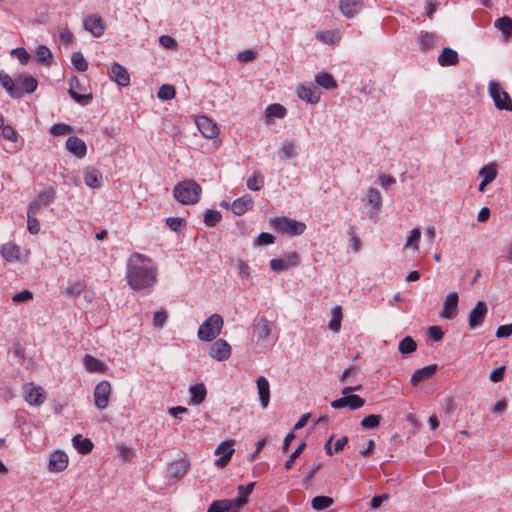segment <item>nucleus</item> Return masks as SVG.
<instances>
[{
  "mask_svg": "<svg viewBox=\"0 0 512 512\" xmlns=\"http://www.w3.org/2000/svg\"><path fill=\"white\" fill-rule=\"evenodd\" d=\"M158 267L147 255L135 252L127 262L126 280L131 289L150 293L157 283Z\"/></svg>",
  "mask_w": 512,
  "mask_h": 512,
  "instance_id": "1",
  "label": "nucleus"
},
{
  "mask_svg": "<svg viewBox=\"0 0 512 512\" xmlns=\"http://www.w3.org/2000/svg\"><path fill=\"white\" fill-rule=\"evenodd\" d=\"M201 193V186L192 179L177 183L173 189L174 198L185 205L196 204L200 200Z\"/></svg>",
  "mask_w": 512,
  "mask_h": 512,
  "instance_id": "2",
  "label": "nucleus"
},
{
  "mask_svg": "<svg viewBox=\"0 0 512 512\" xmlns=\"http://www.w3.org/2000/svg\"><path fill=\"white\" fill-rule=\"evenodd\" d=\"M223 325L222 316L215 313L200 325L197 336L201 341H213L221 333Z\"/></svg>",
  "mask_w": 512,
  "mask_h": 512,
  "instance_id": "3",
  "label": "nucleus"
},
{
  "mask_svg": "<svg viewBox=\"0 0 512 512\" xmlns=\"http://www.w3.org/2000/svg\"><path fill=\"white\" fill-rule=\"evenodd\" d=\"M270 224L275 230L289 236L301 235L306 230V224L289 217H274L270 219Z\"/></svg>",
  "mask_w": 512,
  "mask_h": 512,
  "instance_id": "4",
  "label": "nucleus"
},
{
  "mask_svg": "<svg viewBox=\"0 0 512 512\" xmlns=\"http://www.w3.org/2000/svg\"><path fill=\"white\" fill-rule=\"evenodd\" d=\"M489 95L493 99L497 109L512 111V99L510 95L502 89L498 82L490 81Z\"/></svg>",
  "mask_w": 512,
  "mask_h": 512,
  "instance_id": "5",
  "label": "nucleus"
},
{
  "mask_svg": "<svg viewBox=\"0 0 512 512\" xmlns=\"http://www.w3.org/2000/svg\"><path fill=\"white\" fill-rule=\"evenodd\" d=\"M247 501L244 497L215 500L209 505L207 512H237Z\"/></svg>",
  "mask_w": 512,
  "mask_h": 512,
  "instance_id": "6",
  "label": "nucleus"
},
{
  "mask_svg": "<svg viewBox=\"0 0 512 512\" xmlns=\"http://www.w3.org/2000/svg\"><path fill=\"white\" fill-rule=\"evenodd\" d=\"M24 400L30 406H40L46 400V392L40 386L33 383H25L21 388Z\"/></svg>",
  "mask_w": 512,
  "mask_h": 512,
  "instance_id": "7",
  "label": "nucleus"
},
{
  "mask_svg": "<svg viewBox=\"0 0 512 512\" xmlns=\"http://www.w3.org/2000/svg\"><path fill=\"white\" fill-rule=\"evenodd\" d=\"M0 254L9 263L23 262L27 259L28 252L13 242L5 243L0 248Z\"/></svg>",
  "mask_w": 512,
  "mask_h": 512,
  "instance_id": "8",
  "label": "nucleus"
},
{
  "mask_svg": "<svg viewBox=\"0 0 512 512\" xmlns=\"http://www.w3.org/2000/svg\"><path fill=\"white\" fill-rule=\"evenodd\" d=\"M111 390L109 381L104 380L96 385L94 389V403L98 409L103 410L108 407Z\"/></svg>",
  "mask_w": 512,
  "mask_h": 512,
  "instance_id": "9",
  "label": "nucleus"
},
{
  "mask_svg": "<svg viewBox=\"0 0 512 512\" xmlns=\"http://www.w3.org/2000/svg\"><path fill=\"white\" fill-rule=\"evenodd\" d=\"M300 263V256L297 252H290L281 258L272 259L270 267L275 272H282Z\"/></svg>",
  "mask_w": 512,
  "mask_h": 512,
  "instance_id": "10",
  "label": "nucleus"
},
{
  "mask_svg": "<svg viewBox=\"0 0 512 512\" xmlns=\"http://www.w3.org/2000/svg\"><path fill=\"white\" fill-rule=\"evenodd\" d=\"M234 440H227L218 445L215 450L216 455H220V457L215 461V465L219 468L225 467L229 461L231 460L234 454Z\"/></svg>",
  "mask_w": 512,
  "mask_h": 512,
  "instance_id": "11",
  "label": "nucleus"
},
{
  "mask_svg": "<svg viewBox=\"0 0 512 512\" xmlns=\"http://www.w3.org/2000/svg\"><path fill=\"white\" fill-rule=\"evenodd\" d=\"M196 125L200 133L205 138H215L219 134V128L217 124L205 115L196 117Z\"/></svg>",
  "mask_w": 512,
  "mask_h": 512,
  "instance_id": "12",
  "label": "nucleus"
},
{
  "mask_svg": "<svg viewBox=\"0 0 512 512\" xmlns=\"http://www.w3.org/2000/svg\"><path fill=\"white\" fill-rule=\"evenodd\" d=\"M231 355V346L226 340L218 339L209 348V356L216 361L227 360Z\"/></svg>",
  "mask_w": 512,
  "mask_h": 512,
  "instance_id": "13",
  "label": "nucleus"
},
{
  "mask_svg": "<svg viewBox=\"0 0 512 512\" xmlns=\"http://www.w3.org/2000/svg\"><path fill=\"white\" fill-rule=\"evenodd\" d=\"M271 334V322L265 317L256 319L252 325V339L257 341L267 339Z\"/></svg>",
  "mask_w": 512,
  "mask_h": 512,
  "instance_id": "14",
  "label": "nucleus"
},
{
  "mask_svg": "<svg viewBox=\"0 0 512 512\" xmlns=\"http://www.w3.org/2000/svg\"><path fill=\"white\" fill-rule=\"evenodd\" d=\"M487 311L488 308L484 301H479L476 303L475 307L470 311L469 314L470 329H475L482 325L487 314Z\"/></svg>",
  "mask_w": 512,
  "mask_h": 512,
  "instance_id": "15",
  "label": "nucleus"
},
{
  "mask_svg": "<svg viewBox=\"0 0 512 512\" xmlns=\"http://www.w3.org/2000/svg\"><path fill=\"white\" fill-rule=\"evenodd\" d=\"M189 467L190 463L187 459L173 461L167 467L168 477L174 480H180L187 474Z\"/></svg>",
  "mask_w": 512,
  "mask_h": 512,
  "instance_id": "16",
  "label": "nucleus"
},
{
  "mask_svg": "<svg viewBox=\"0 0 512 512\" xmlns=\"http://www.w3.org/2000/svg\"><path fill=\"white\" fill-rule=\"evenodd\" d=\"M84 28L94 37H100L105 31V22L97 15H90L84 20Z\"/></svg>",
  "mask_w": 512,
  "mask_h": 512,
  "instance_id": "17",
  "label": "nucleus"
},
{
  "mask_svg": "<svg viewBox=\"0 0 512 512\" xmlns=\"http://www.w3.org/2000/svg\"><path fill=\"white\" fill-rule=\"evenodd\" d=\"M458 294L456 292L449 293L444 301L441 311V317L444 319H453L457 315Z\"/></svg>",
  "mask_w": 512,
  "mask_h": 512,
  "instance_id": "18",
  "label": "nucleus"
},
{
  "mask_svg": "<svg viewBox=\"0 0 512 512\" xmlns=\"http://www.w3.org/2000/svg\"><path fill=\"white\" fill-rule=\"evenodd\" d=\"M362 0H339L341 13L347 18H353L363 9Z\"/></svg>",
  "mask_w": 512,
  "mask_h": 512,
  "instance_id": "19",
  "label": "nucleus"
},
{
  "mask_svg": "<svg viewBox=\"0 0 512 512\" xmlns=\"http://www.w3.org/2000/svg\"><path fill=\"white\" fill-rule=\"evenodd\" d=\"M257 393L261 407L267 408L270 402V384L264 376H259L256 379Z\"/></svg>",
  "mask_w": 512,
  "mask_h": 512,
  "instance_id": "20",
  "label": "nucleus"
},
{
  "mask_svg": "<svg viewBox=\"0 0 512 512\" xmlns=\"http://www.w3.org/2000/svg\"><path fill=\"white\" fill-rule=\"evenodd\" d=\"M66 148L71 154L75 155L77 158H83L87 153V146L85 142L77 136L68 137V139L66 140Z\"/></svg>",
  "mask_w": 512,
  "mask_h": 512,
  "instance_id": "21",
  "label": "nucleus"
},
{
  "mask_svg": "<svg viewBox=\"0 0 512 512\" xmlns=\"http://www.w3.org/2000/svg\"><path fill=\"white\" fill-rule=\"evenodd\" d=\"M0 83L12 98H21L23 96V90L20 89L16 81L4 71H0Z\"/></svg>",
  "mask_w": 512,
  "mask_h": 512,
  "instance_id": "22",
  "label": "nucleus"
},
{
  "mask_svg": "<svg viewBox=\"0 0 512 512\" xmlns=\"http://www.w3.org/2000/svg\"><path fill=\"white\" fill-rule=\"evenodd\" d=\"M68 456L62 451H55L51 454L48 468L52 472H62L67 468Z\"/></svg>",
  "mask_w": 512,
  "mask_h": 512,
  "instance_id": "23",
  "label": "nucleus"
},
{
  "mask_svg": "<svg viewBox=\"0 0 512 512\" xmlns=\"http://www.w3.org/2000/svg\"><path fill=\"white\" fill-rule=\"evenodd\" d=\"M110 78L119 86L126 87L130 83L128 71L120 64L114 63L110 70Z\"/></svg>",
  "mask_w": 512,
  "mask_h": 512,
  "instance_id": "24",
  "label": "nucleus"
},
{
  "mask_svg": "<svg viewBox=\"0 0 512 512\" xmlns=\"http://www.w3.org/2000/svg\"><path fill=\"white\" fill-rule=\"evenodd\" d=\"M297 95L302 100L311 104H316L320 100V91L316 86L300 85L297 88Z\"/></svg>",
  "mask_w": 512,
  "mask_h": 512,
  "instance_id": "25",
  "label": "nucleus"
},
{
  "mask_svg": "<svg viewBox=\"0 0 512 512\" xmlns=\"http://www.w3.org/2000/svg\"><path fill=\"white\" fill-rule=\"evenodd\" d=\"M102 180V174L96 168L87 167L84 170V182L88 187L93 189L100 188L102 186Z\"/></svg>",
  "mask_w": 512,
  "mask_h": 512,
  "instance_id": "26",
  "label": "nucleus"
},
{
  "mask_svg": "<svg viewBox=\"0 0 512 512\" xmlns=\"http://www.w3.org/2000/svg\"><path fill=\"white\" fill-rule=\"evenodd\" d=\"M254 205V201L252 197L248 194L237 198L232 203V211L234 214L241 216L245 214L248 210L252 209Z\"/></svg>",
  "mask_w": 512,
  "mask_h": 512,
  "instance_id": "27",
  "label": "nucleus"
},
{
  "mask_svg": "<svg viewBox=\"0 0 512 512\" xmlns=\"http://www.w3.org/2000/svg\"><path fill=\"white\" fill-rule=\"evenodd\" d=\"M437 370L436 364H431L423 368L417 369L411 376V384L417 386L420 382H423L431 378Z\"/></svg>",
  "mask_w": 512,
  "mask_h": 512,
  "instance_id": "28",
  "label": "nucleus"
},
{
  "mask_svg": "<svg viewBox=\"0 0 512 512\" xmlns=\"http://www.w3.org/2000/svg\"><path fill=\"white\" fill-rule=\"evenodd\" d=\"M69 94L79 104L87 105L92 100L91 94H79L75 90L80 87V82L77 77H72L69 80Z\"/></svg>",
  "mask_w": 512,
  "mask_h": 512,
  "instance_id": "29",
  "label": "nucleus"
},
{
  "mask_svg": "<svg viewBox=\"0 0 512 512\" xmlns=\"http://www.w3.org/2000/svg\"><path fill=\"white\" fill-rule=\"evenodd\" d=\"M418 40L421 50L426 52L437 46L438 36L434 32L421 31Z\"/></svg>",
  "mask_w": 512,
  "mask_h": 512,
  "instance_id": "30",
  "label": "nucleus"
},
{
  "mask_svg": "<svg viewBox=\"0 0 512 512\" xmlns=\"http://www.w3.org/2000/svg\"><path fill=\"white\" fill-rule=\"evenodd\" d=\"M459 62L458 53L451 48H443L438 56V63L442 67L453 66Z\"/></svg>",
  "mask_w": 512,
  "mask_h": 512,
  "instance_id": "31",
  "label": "nucleus"
},
{
  "mask_svg": "<svg viewBox=\"0 0 512 512\" xmlns=\"http://www.w3.org/2000/svg\"><path fill=\"white\" fill-rule=\"evenodd\" d=\"M17 86L23 90L24 93H33L38 87V81L30 75H19L16 79Z\"/></svg>",
  "mask_w": 512,
  "mask_h": 512,
  "instance_id": "32",
  "label": "nucleus"
},
{
  "mask_svg": "<svg viewBox=\"0 0 512 512\" xmlns=\"http://www.w3.org/2000/svg\"><path fill=\"white\" fill-rule=\"evenodd\" d=\"M86 283L84 280H76L70 282L64 290V294L68 298L76 299L84 291Z\"/></svg>",
  "mask_w": 512,
  "mask_h": 512,
  "instance_id": "33",
  "label": "nucleus"
},
{
  "mask_svg": "<svg viewBox=\"0 0 512 512\" xmlns=\"http://www.w3.org/2000/svg\"><path fill=\"white\" fill-rule=\"evenodd\" d=\"M189 391L191 394V402L193 404L199 405L205 400L207 390L203 383H198L191 386Z\"/></svg>",
  "mask_w": 512,
  "mask_h": 512,
  "instance_id": "34",
  "label": "nucleus"
},
{
  "mask_svg": "<svg viewBox=\"0 0 512 512\" xmlns=\"http://www.w3.org/2000/svg\"><path fill=\"white\" fill-rule=\"evenodd\" d=\"M37 61L47 67H50L53 61V55L50 49L45 45H40L35 52Z\"/></svg>",
  "mask_w": 512,
  "mask_h": 512,
  "instance_id": "35",
  "label": "nucleus"
},
{
  "mask_svg": "<svg viewBox=\"0 0 512 512\" xmlns=\"http://www.w3.org/2000/svg\"><path fill=\"white\" fill-rule=\"evenodd\" d=\"M74 447L81 454H88L93 449V443L88 438H82L81 435H76L72 439Z\"/></svg>",
  "mask_w": 512,
  "mask_h": 512,
  "instance_id": "36",
  "label": "nucleus"
},
{
  "mask_svg": "<svg viewBox=\"0 0 512 512\" xmlns=\"http://www.w3.org/2000/svg\"><path fill=\"white\" fill-rule=\"evenodd\" d=\"M494 26L500 30L505 38L512 36V19L508 16H503L495 20Z\"/></svg>",
  "mask_w": 512,
  "mask_h": 512,
  "instance_id": "37",
  "label": "nucleus"
},
{
  "mask_svg": "<svg viewBox=\"0 0 512 512\" xmlns=\"http://www.w3.org/2000/svg\"><path fill=\"white\" fill-rule=\"evenodd\" d=\"M479 176L482 177L483 181L490 184L497 177V165L495 163H490L483 166L479 171Z\"/></svg>",
  "mask_w": 512,
  "mask_h": 512,
  "instance_id": "38",
  "label": "nucleus"
},
{
  "mask_svg": "<svg viewBox=\"0 0 512 512\" xmlns=\"http://www.w3.org/2000/svg\"><path fill=\"white\" fill-rule=\"evenodd\" d=\"M84 366L90 372H104L105 370V364L89 354L84 356Z\"/></svg>",
  "mask_w": 512,
  "mask_h": 512,
  "instance_id": "39",
  "label": "nucleus"
},
{
  "mask_svg": "<svg viewBox=\"0 0 512 512\" xmlns=\"http://www.w3.org/2000/svg\"><path fill=\"white\" fill-rule=\"evenodd\" d=\"M315 81L318 85L325 89H335L337 87V82L333 76L326 72L318 74L315 78Z\"/></svg>",
  "mask_w": 512,
  "mask_h": 512,
  "instance_id": "40",
  "label": "nucleus"
},
{
  "mask_svg": "<svg viewBox=\"0 0 512 512\" xmlns=\"http://www.w3.org/2000/svg\"><path fill=\"white\" fill-rule=\"evenodd\" d=\"M367 201L376 211L382 207V195L379 190L375 188H369L367 190Z\"/></svg>",
  "mask_w": 512,
  "mask_h": 512,
  "instance_id": "41",
  "label": "nucleus"
},
{
  "mask_svg": "<svg viewBox=\"0 0 512 512\" xmlns=\"http://www.w3.org/2000/svg\"><path fill=\"white\" fill-rule=\"evenodd\" d=\"M342 308L340 306H335L332 308V317L329 322V328L333 332H338L341 328V321H342Z\"/></svg>",
  "mask_w": 512,
  "mask_h": 512,
  "instance_id": "42",
  "label": "nucleus"
},
{
  "mask_svg": "<svg viewBox=\"0 0 512 512\" xmlns=\"http://www.w3.org/2000/svg\"><path fill=\"white\" fill-rule=\"evenodd\" d=\"M55 197H56L55 188L52 186H49V187H46L43 191H41L37 195L36 200H38L41 203V205H49L55 200Z\"/></svg>",
  "mask_w": 512,
  "mask_h": 512,
  "instance_id": "43",
  "label": "nucleus"
},
{
  "mask_svg": "<svg viewBox=\"0 0 512 512\" xmlns=\"http://www.w3.org/2000/svg\"><path fill=\"white\" fill-rule=\"evenodd\" d=\"M333 502V498L329 496H315L311 501V506L314 510L320 511L329 508Z\"/></svg>",
  "mask_w": 512,
  "mask_h": 512,
  "instance_id": "44",
  "label": "nucleus"
},
{
  "mask_svg": "<svg viewBox=\"0 0 512 512\" xmlns=\"http://www.w3.org/2000/svg\"><path fill=\"white\" fill-rule=\"evenodd\" d=\"M287 113L286 108L278 103L269 105L265 110L266 118H283Z\"/></svg>",
  "mask_w": 512,
  "mask_h": 512,
  "instance_id": "45",
  "label": "nucleus"
},
{
  "mask_svg": "<svg viewBox=\"0 0 512 512\" xmlns=\"http://www.w3.org/2000/svg\"><path fill=\"white\" fill-rule=\"evenodd\" d=\"M246 185L251 191H259L264 186V178L258 172H255L247 179Z\"/></svg>",
  "mask_w": 512,
  "mask_h": 512,
  "instance_id": "46",
  "label": "nucleus"
},
{
  "mask_svg": "<svg viewBox=\"0 0 512 512\" xmlns=\"http://www.w3.org/2000/svg\"><path fill=\"white\" fill-rule=\"evenodd\" d=\"M416 348L417 344L414 341V339L410 336H406L405 338H403L398 346V349L402 354L412 353L416 350Z\"/></svg>",
  "mask_w": 512,
  "mask_h": 512,
  "instance_id": "47",
  "label": "nucleus"
},
{
  "mask_svg": "<svg viewBox=\"0 0 512 512\" xmlns=\"http://www.w3.org/2000/svg\"><path fill=\"white\" fill-rule=\"evenodd\" d=\"M71 62L75 69L80 72H85L88 69V62L81 52H74L71 56Z\"/></svg>",
  "mask_w": 512,
  "mask_h": 512,
  "instance_id": "48",
  "label": "nucleus"
},
{
  "mask_svg": "<svg viewBox=\"0 0 512 512\" xmlns=\"http://www.w3.org/2000/svg\"><path fill=\"white\" fill-rule=\"evenodd\" d=\"M222 218V215L217 210H207L204 215V222L208 227L216 226Z\"/></svg>",
  "mask_w": 512,
  "mask_h": 512,
  "instance_id": "49",
  "label": "nucleus"
},
{
  "mask_svg": "<svg viewBox=\"0 0 512 512\" xmlns=\"http://www.w3.org/2000/svg\"><path fill=\"white\" fill-rule=\"evenodd\" d=\"M381 418V415L370 414L361 420V426L364 429H374L379 426Z\"/></svg>",
  "mask_w": 512,
  "mask_h": 512,
  "instance_id": "50",
  "label": "nucleus"
},
{
  "mask_svg": "<svg viewBox=\"0 0 512 512\" xmlns=\"http://www.w3.org/2000/svg\"><path fill=\"white\" fill-rule=\"evenodd\" d=\"M73 132L72 126L65 123H57L51 126L50 133L55 136H63Z\"/></svg>",
  "mask_w": 512,
  "mask_h": 512,
  "instance_id": "51",
  "label": "nucleus"
},
{
  "mask_svg": "<svg viewBox=\"0 0 512 512\" xmlns=\"http://www.w3.org/2000/svg\"><path fill=\"white\" fill-rule=\"evenodd\" d=\"M176 91L172 85H162L157 93V97L161 100H171L175 97Z\"/></svg>",
  "mask_w": 512,
  "mask_h": 512,
  "instance_id": "52",
  "label": "nucleus"
},
{
  "mask_svg": "<svg viewBox=\"0 0 512 512\" xmlns=\"http://www.w3.org/2000/svg\"><path fill=\"white\" fill-rule=\"evenodd\" d=\"M421 237V231L419 228H414L411 230L410 235L407 238V241L405 243V247H413L415 250H418L419 248V239Z\"/></svg>",
  "mask_w": 512,
  "mask_h": 512,
  "instance_id": "53",
  "label": "nucleus"
},
{
  "mask_svg": "<svg viewBox=\"0 0 512 512\" xmlns=\"http://www.w3.org/2000/svg\"><path fill=\"white\" fill-rule=\"evenodd\" d=\"M280 152L284 159H290L297 155L295 144L292 141H285Z\"/></svg>",
  "mask_w": 512,
  "mask_h": 512,
  "instance_id": "54",
  "label": "nucleus"
},
{
  "mask_svg": "<svg viewBox=\"0 0 512 512\" xmlns=\"http://www.w3.org/2000/svg\"><path fill=\"white\" fill-rule=\"evenodd\" d=\"M168 318V314L164 309H160L159 311H156L153 315V325L156 328H162Z\"/></svg>",
  "mask_w": 512,
  "mask_h": 512,
  "instance_id": "55",
  "label": "nucleus"
},
{
  "mask_svg": "<svg viewBox=\"0 0 512 512\" xmlns=\"http://www.w3.org/2000/svg\"><path fill=\"white\" fill-rule=\"evenodd\" d=\"M236 267L238 269L239 276L242 279H249L251 276V268L250 266L243 260L239 259L236 262Z\"/></svg>",
  "mask_w": 512,
  "mask_h": 512,
  "instance_id": "56",
  "label": "nucleus"
},
{
  "mask_svg": "<svg viewBox=\"0 0 512 512\" xmlns=\"http://www.w3.org/2000/svg\"><path fill=\"white\" fill-rule=\"evenodd\" d=\"M305 446H306V444L304 442L301 443L297 447V449L290 455L288 460H286V462L284 464V467H285L286 470H289V469H291L293 467L296 458H298L300 456V454L303 452Z\"/></svg>",
  "mask_w": 512,
  "mask_h": 512,
  "instance_id": "57",
  "label": "nucleus"
},
{
  "mask_svg": "<svg viewBox=\"0 0 512 512\" xmlns=\"http://www.w3.org/2000/svg\"><path fill=\"white\" fill-rule=\"evenodd\" d=\"M365 399L359 395H348V407L350 410H357L363 407Z\"/></svg>",
  "mask_w": 512,
  "mask_h": 512,
  "instance_id": "58",
  "label": "nucleus"
},
{
  "mask_svg": "<svg viewBox=\"0 0 512 512\" xmlns=\"http://www.w3.org/2000/svg\"><path fill=\"white\" fill-rule=\"evenodd\" d=\"M166 224L171 230L178 232L185 225V220L180 217H169Z\"/></svg>",
  "mask_w": 512,
  "mask_h": 512,
  "instance_id": "59",
  "label": "nucleus"
},
{
  "mask_svg": "<svg viewBox=\"0 0 512 512\" xmlns=\"http://www.w3.org/2000/svg\"><path fill=\"white\" fill-rule=\"evenodd\" d=\"M12 55L23 65H26L30 59V54L22 47L12 50Z\"/></svg>",
  "mask_w": 512,
  "mask_h": 512,
  "instance_id": "60",
  "label": "nucleus"
},
{
  "mask_svg": "<svg viewBox=\"0 0 512 512\" xmlns=\"http://www.w3.org/2000/svg\"><path fill=\"white\" fill-rule=\"evenodd\" d=\"M27 229L31 234H37L40 231V223L35 216H27Z\"/></svg>",
  "mask_w": 512,
  "mask_h": 512,
  "instance_id": "61",
  "label": "nucleus"
},
{
  "mask_svg": "<svg viewBox=\"0 0 512 512\" xmlns=\"http://www.w3.org/2000/svg\"><path fill=\"white\" fill-rule=\"evenodd\" d=\"M159 42L166 49H175L178 46L176 40L169 35H162L159 38Z\"/></svg>",
  "mask_w": 512,
  "mask_h": 512,
  "instance_id": "62",
  "label": "nucleus"
},
{
  "mask_svg": "<svg viewBox=\"0 0 512 512\" xmlns=\"http://www.w3.org/2000/svg\"><path fill=\"white\" fill-rule=\"evenodd\" d=\"M2 136L9 141H17V133L14 128L10 125L2 126Z\"/></svg>",
  "mask_w": 512,
  "mask_h": 512,
  "instance_id": "63",
  "label": "nucleus"
},
{
  "mask_svg": "<svg viewBox=\"0 0 512 512\" xmlns=\"http://www.w3.org/2000/svg\"><path fill=\"white\" fill-rule=\"evenodd\" d=\"M512 335V322L510 324L501 325L497 328V338H507Z\"/></svg>",
  "mask_w": 512,
  "mask_h": 512,
  "instance_id": "64",
  "label": "nucleus"
}]
</instances>
